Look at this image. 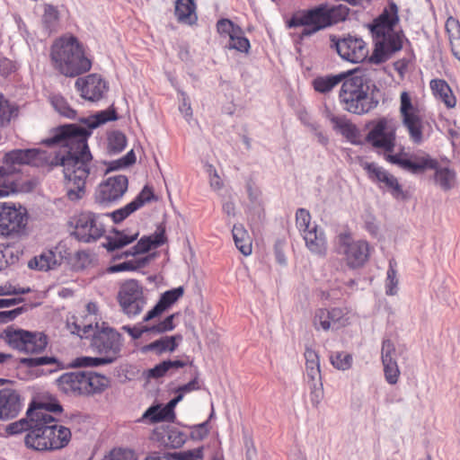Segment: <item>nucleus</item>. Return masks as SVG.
<instances>
[{
	"label": "nucleus",
	"instance_id": "obj_1",
	"mask_svg": "<svg viewBox=\"0 0 460 460\" xmlns=\"http://www.w3.org/2000/svg\"><path fill=\"white\" fill-rule=\"evenodd\" d=\"M88 130L75 124L63 125L52 131L51 137L42 140L46 146H59L66 148L63 155H52L45 150L14 149L4 155V164L15 171L16 165L34 167H63L66 195L70 200L80 199L85 191L86 180L91 173L93 156L90 153L87 138Z\"/></svg>",
	"mask_w": 460,
	"mask_h": 460
},
{
	"label": "nucleus",
	"instance_id": "obj_2",
	"mask_svg": "<svg viewBox=\"0 0 460 460\" xmlns=\"http://www.w3.org/2000/svg\"><path fill=\"white\" fill-rule=\"evenodd\" d=\"M50 60L54 69L66 77L85 74L93 66L84 44L69 33L55 40L50 48Z\"/></svg>",
	"mask_w": 460,
	"mask_h": 460
},
{
	"label": "nucleus",
	"instance_id": "obj_3",
	"mask_svg": "<svg viewBox=\"0 0 460 460\" xmlns=\"http://www.w3.org/2000/svg\"><path fill=\"white\" fill-rule=\"evenodd\" d=\"M349 13V8L344 4L330 6L327 4H321L295 12L287 22V25L288 28L303 27L301 37H309L345 21Z\"/></svg>",
	"mask_w": 460,
	"mask_h": 460
},
{
	"label": "nucleus",
	"instance_id": "obj_4",
	"mask_svg": "<svg viewBox=\"0 0 460 460\" xmlns=\"http://www.w3.org/2000/svg\"><path fill=\"white\" fill-rule=\"evenodd\" d=\"M91 346L101 357H80L75 359V365L80 367H96L111 363L119 355L122 347L121 334L109 327L105 323H96V328L91 334Z\"/></svg>",
	"mask_w": 460,
	"mask_h": 460
},
{
	"label": "nucleus",
	"instance_id": "obj_5",
	"mask_svg": "<svg viewBox=\"0 0 460 460\" xmlns=\"http://www.w3.org/2000/svg\"><path fill=\"white\" fill-rule=\"evenodd\" d=\"M399 21L398 9L395 4H390L371 27L375 40L376 56L389 55L402 48L403 34L394 31V26Z\"/></svg>",
	"mask_w": 460,
	"mask_h": 460
},
{
	"label": "nucleus",
	"instance_id": "obj_6",
	"mask_svg": "<svg viewBox=\"0 0 460 460\" xmlns=\"http://www.w3.org/2000/svg\"><path fill=\"white\" fill-rule=\"evenodd\" d=\"M387 161L411 173H421L426 170H435V182L444 190H451L456 183V172L447 167H439L437 159L425 152L412 154L409 158L405 154L388 155Z\"/></svg>",
	"mask_w": 460,
	"mask_h": 460
},
{
	"label": "nucleus",
	"instance_id": "obj_7",
	"mask_svg": "<svg viewBox=\"0 0 460 460\" xmlns=\"http://www.w3.org/2000/svg\"><path fill=\"white\" fill-rule=\"evenodd\" d=\"M339 100L348 112L362 115L377 106L378 102L369 95V87L363 75L352 73L341 82Z\"/></svg>",
	"mask_w": 460,
	"mask_h": 460
},
{
	"label": "nucleus",
	"instance_id": "obj_8",
	"mask_svg": "<svg viewBox=\"0 0 460 460\" xmlns=\"http://www.w3.org/2000/svg\"><path fill=\"white\" fill-rule=\"evenodd\" d=\"M58 389L69 395L100 394L110 385V380L92 371L66 372L56 380Z\"/></svg>",
	"mask_w": 460,
	"mask_h": 460
},
{
	"label": "nucleus",
	"instance_id": "obj_9",
	"mask_svg": "<svg viewBox=\"0 0 460 460\" xmlns=\"http://www.w3.org/2000/svg\"><path fill=\"white\" fill-rule=\"evenodd\" d=\"M40 408L34 411L32 415L36 420L42 421L46 425L47 433L49 437L51 451L59 450L66 447L71 440V431L68 428L59 425L53 414L61 413L62 406L56 398L40 397Z\"/></svg>",
	"mask_w": 460,
	"mask_h": 460
},
{
	"label": "nucleus",
	"instance_id": "obj_10",
	"mask_svg": "<svg viewBox=\"0 0 460 460\" xmlns=\"http://www.w3.org/2000/svg\"><path fill=\"white\" fill-rule=\"evenodd\" d=\"M367 128V142L374 148L387 154L386 159L388 155H393L391 153L396 144V120L392 117L383 116L369 121Z\"/></svg>",
	"mask_w": 460,
	"mask_h": 460
},
{
	"label": "nucleus",
	"instance_id": "obj_11",
	"mask_svg": "<svg viewBox=\"0 0 460 460\" xmlns=\"http://www.w3.org/2000/svg\"><path fill=\"white\" fill-rule=\"evenodd\" d=\"M399 112L410 140L415 145H420L424 140V125L420 109L418 102H414L411 95L406 91L401 93Z\"/></svg>",
	"mask_w": 460,
	"mask_h": 460
},
{
	"label": "nucleus",
	"instance_id": "obj_12",
	"mask_svg": "<svg viewBox=\"0 0 460 460\" xmlns=\"http://www.w3.org/2000/svg\"><path fill=\"white\" fill-rule=\"evenodd\" d=\"M73 236L83 243H93L106 233L102 217L90 211L81 212L71 220Z\"/></svg>",
	"mask_w": 460,
	"mask_h": 460
},
{
	"label": "nucleus",
	"instance_id": "obj_13",
	"mask_svg": "<svg viewBox=\"0 0 460 460\" xmlns=\"http://www.w3.org/2000/svg\"><path fill=\"white\" fill-rule=\"evenodd\" d=\"M117 299L122 312L129 318L140 314L146 305L144 288L136 279H128L120 285Z\"/></svg>",
	"mask_w": 460,
	"mask_h": 460
},
{
	"label": "nucleus",
	"instance_id": "obj_14",
	"mask_svg": "<svg viewBox=\"0 0 460 460\" xmlns=\"http://www.w3.org/2000/svg\"><path fill=\"white\" fill-rule=\"evenodd\" d=\"M28 223L27 210L13 204L0 202V237L20 235Z\"/></svg>",
	"mask_w": 460,
	"mask_h": 460
},
{
	"label": "nucleus",
	"instance_id": "obj_15",
	"mask_svg": "<svg viewBox=\"0 0 460 460\" xmlns=\"http://www.w3.org/2000/svg\"><path fill=\"white\" fill-rule=\"evenodd\" d=\"M338 239L341 252L344 255L349 268L358 269L367 263L370 257V246L367 241H353L347 233L340 234Z\"/></svg>",
	"mask_w": 460,
	"mask_h": 460
},
{
	"label": "nucleus",
	"instance_id": "obj_16",
	"mask_svg": "<svg viewBox=\"0 0 460 460\" xmlns=\"http://www.w3.org/2000/svg\"><path fill=\"white\" fill-rule=\"evenodd\" d=\"M39 408H40V398L33 400L27 410V416L32 421V428L25 435L24 443L28 448L35 451H51L52 444L48 436L46 425L43 420H36V417L32 415L34 411H38Z\"/></svg>",
	"mask_w": 460,
	"mask_h": 460
},
{
	"label": "nucleus",
	"instance_id": "obj_17",
	"mask_svg": "<svg viewBox=\"0 0 460 460\" xmlns=\"http://www.w3.org/2000/svg\"><path fill=\"white\" fill-rule=\"evenodd\" d=\"M332 47H334L341 58L351 63H360L368 55V49L366 42L357 37L348 36L343 39L332 37Z\"/></svg>",
	"mask_w": 460,
	"mask_h": 460
},
{
	"label": "nucleus",
	"instance_id": "obj_18",
	"mask_svg": "<svg viewBox=\"0 0 460 460\" xmlns=\"http://www.w3.org/2000/svg\"><path fill=\"white\" fill-rule=\"evenodd\" d=\"M99 307L96 303L89 302L85 311L78 313L67 319V328L73 334L81 338H89L93 329L96 328L98 323Z\"/></svg>",
	"mask_w": 460,
	"mask_h": 460
},
{
	"label": "nucleus",
	"instance_id": "obj_19",
	"mask_svg": "<svg viewBox=\"0 0 460 460\" xmlns=\"http://www.w3.org/2000/svg\"><path fill=\"white\" fill-rule=\"evenodd\" d=\"M75 87L83 99L92 102L102 100L109 90L107 81L95 73L78 77L75 82Z\"/></svg>",
	"mask_w": 460,
	"mask_h": 460
},
{
	"label": "nucleus",
	"instance_id": "obj_20",
	"mask_svg": "<svg viewBox=\"0 0 460 460\" xmlns=\"http://www.w3.org/2000/svg\"><path fill=\"white\" fill-rule=\"evenodd\" d=\"M312 323L316 331L328 332L347 326L349 321L341 308H318L314 313Z\"/></svg>",
	"mask_w": 460,
	"mask_h": 460
},
{
	"label": "nucleus",
	"instance_id": "obj_21",
	"mask_svg": "<svg viewBox=\"0 0 460 460\" xmlns=\"http://www.w3.org/2000/svg\"><path fill=\"white\" fill-rule=\"evenodd\" d=\"M305 373L311 389V401L318 404L322 395V382L320 370V358L318 353L312 348L306 347L305 353Z\"/></svg>",
	"mask_w": 460,
	"mask_h": 460
},
{
	"label": "nucleus",
	"instance_id": "obj_22",
	"mask_svg": "<svg viewBox=\"0 0 460 460\" xmlns=\"http://www.w3.org/2000/svg\"><path fill=\"white\" fill-rule=\"evenodd\" d=\"M188 439V433L173 425H160L154 429L150 440L164 448H180Z\"/></svg>",
	"mask_w": 460,
	"mask_h": 460
},
{
	"label": "nucleus",
	"instance_id": "obj_23",
	"mask_svg": "<svg viewBox=\"0 0 460 460\" xmlns=\"http://www.w3.org/2000/svg\"><path fill=\"white\" fill-rule=\"evenodd\" d=\"M217 31L222 38H228L227 49L248 53L251 47L250 41L240 26L229 19H220L217 22Z\"/></svg>",
	"mask_w": 460,
	"mask_h": 460
},
{
	"label": "nucleus",
	"instance_id": "obj_24",
	"mask_svg": "<svg viewBox=\"0 0 460 460\" xmlns=\"http://www.w3.org/2000/svg\"><path fill=\"white\" fill-rule=\"evenodd\" d=\"M128 181L125 175L109 177L101 183L95 193V199L101 204L113 202L125 194L128 190Z\"/></svg>",
	"mask_w": 460,
	"mask_h": 460
},
{
	"label": "nucleus",
	"instance_id": "obj_25",
	"mask_svg": "<svg viewBox=\"0 0 460 460\" xmlns=\"http://www.w3.org/2000/svg\"><path fill=\"white\" fill-rule=\"evenodd\" d=\"M363 168L367 172L368 178L379 184L380 188L387 189L396 199L403 197V191L397 178L383 167L376 163H365Z\"/></svg>",
	"mask_w": 460,
	"mask_h": 460
},
{
	"label": "nucleus",
	"instance_id": "obj_26",
	"mask_svg": "<svg viewBox=\"0 0 460 460\" xmlns=\"http://www.w3.org/2000/svg\"><path fill=\"white\" fill-rule=\"evenodd\" d=\"M381 361L386 383L391 385H396L400 379L401 370L396 361L395 346L389 339L382 342Z\"/></svg>",
	"mask_w": 460,
	"mask_h": 460
},
{
	"label": "nucleus",
	"instance_id": "obj_27",
	"mask_svg": "<svg viewBox=\"0 0 460 460\" xmlns=\"http://www.w3.org/2000/svg\"><path fill=\"white\" fill-rule=\"evenodd\" d=\"M22 408L20 394L12 388L0 390V420H8L18 416Z\"/></svg>",
	"mask_w": 460,
	"mask_h": 460
},
{
	"label": "nucleus",
	"instance_id": "obj_28",
	"mask_svg": "<svg viewBox=\"0 0 460 460\" xmlns=\"http://www.w3.org/2000/svg\"><path fill=\"white\" fill-rule=\"evenodd\" d=\"M184 294L183 287H178L165 291L160 296L157 304L149 310L144 316L143 321L146 323L159 317L163 313L169 309L174 303H176Z\"/></svg>",
	"mask_w": 460,
	"mask_h": 460
},
{
	"label": "nucleus",
	"instance_id": "obj_29",
	"mask_svg": "<svg viewBox=\"0 0 460 460\" xmlns=\"http://www.w3.org/2000/svg\"><path fill=\"white\" fill-rule=\"evenodd\" d=\"M165 230L164 227H158L154 234L143 236L135 246L125 252V256H135L147 252L152 248L161 246L166 242Z\"/></svg>",
	"mask_w": 460,
	"mask_h": 460
},
{
	"label": "nucleus",
	"instance_id": "obj_30",
	"mask_svg": "<svg viewBox=\"0 0 460 460\" xmlns=\"http://www.w3.org/2000/svg\"><path fill=\"white\" fill-rule=\"evenodd\" d=\"M181 340L182 336L181 334L164 336L142 347V352L153 351L158 356L164 353H172L176 350Z\"/></svg>",
	"mask_w": 460,
	"mask_h": 460
},
{
	"label": "nucleus",
	"instance_id": "obj_31",
	"mask_svg": "<svg viewBox=\"0 0 460 460\" xmlns=\"http://www.w3.org/2000/svg\"><path fill=\"white\" fill-rule=\"evenodd\" d=\"M306 248L313 253L324 256L327 252V240L323 229L314 226L313 232H307L303 236Z\"/></svg>",
	"mask_w": 460,
	"mask_h": 460
},
{
	"label": "nucleus",
	"instance_id": "obj_32",
	"mask_svg": "<svg viewBox=\"0 0 460 460\" xmlns=\"http://www.w3.org/2000/svg\"><path fill=\"white\" fill-rule=\"evenodd\" d=\"M0 338L12 349L21 352H25L26 341L31 338V332L13 327H7L0 334Z\"/></svg>",
	"mask_w": 460,
	"mask_h": 460
},
{
	"label": "nucleus",
	"instance_id": "obj_33",
	"mask_svg": "<svg viewBox=\"0 0 460 460\" xmlns=\"http://www.w3.org/2000/svg\"><path fill=\"white\" fill-rule=\"evenodd\" d=\"M432 94L441 101L447 108L452 109L456 105V99L449 84L443 79H432L429 83Z\"/></svg>",
	"mask_w": 460,
	"mask_h": 460
},
{
	"label": "nucleus",
	"instance_id": "obj_34",
	"mask_svg": "<svg viewBox=\"0 0 460 460\" xmlns=\"http://www.w3.org/2000/svg\"><path fill=\"white\" fill-rule=\"evenodd\" d=\"M174 14L180 23L193 25L198 21L194 0H176Z\"/></svg>",
	"mask_w": 460,
	"mask_h": 460
},
{
	"label": "nucleus",
	"instance_id": "obj_35",
	"mask_svg": "<svg viewBox=\"0 0 460 460\" xmlns=\"http://www.w3.org/2000/svg\"><path fill=\"white\" fill-rule=\"evenodd\" d=\"M232 234L236 248L244 256L250 255L252 252V240L243 226L234 225Z\"/></svg>",
	"mask_w": 460,
	"mask_h": 460
},
{
	"label": "nucleus",
	"instance_id": "obj_36",
	"mask_svg": "<svg viewBox=\"0 0 460 460\" xmlns=\"http://www.w3.org/2000/svg\"><path fill=\"white\" fill-rule=\"evenodd\" d=\"M345 78V74L317 76L312 82L315 92L320 93H330L334 87L341 84Z\"/></svg>",
	"mask_w": 460,
	"mask_h": 460
},
{
	"label": "nucleus",
	"instance_id": "obj_37",
	"mask_svg": "<svg viewBox=\"0 0 460 460\" xmlns=\"http://www.w3.org/2000/svg\"><path fill=\"white\" fill-rule=\"evenodd\" d=\"M138 235V231L133 234H127L126 231L116 232L114 235L107 237V242L103 246L108 251L113 252L133 243L137 239Z\"/></svg>",
	"mask_w": 460,
	"mask_h": 460
},
{
	"label": "nucleus",
	"instance_id": "obj_38",
	"mask_svg": "<svg viewBox=\"0 0 460 460\" xmlns=\"http://www.w3.org/2000/svg\"><path fill=\"white\" fill-rule=\"evenodd\" d=\"M138 235V231L133 234H127L126 231L116 232L114 235L107 237V242L103 246L108 251L113 252L133 243L137 239Z\"/></svg>",
	"mask_w": 460,
	"mask_h": 460
},
{
	"label": "nucleus",
	"instance_id": "obj_39",
	"mask_svg": "<svg viewBox=\"0 0 460 460\" xmlns=\"http://www.w3.org/2000/svg\"><path fill=\"white\" fill-rule=\"evenodd\" d=\"M58 263V261L56 253L52 250H47L30 261L29 267L40 270H49L54 268Z\"/></svg>",
	"mask_w": 460,
	"mask_h": 460
},
{
	"label": "nucleus",
	"instance_id": "obj_40",
	"mask_svg": "<svg viewBox=\"0 0 460 460\" xmlns=\"http://www.w3.org/2000/svg\"><path fill=\"white\" fill-rule=\"evenodd\" d=\"M18 184L15 182L13 170L7 166L0 167V197H5L17 191Z\"/></svg>",
	"mask_w": 460,
	"mask_h": 460
},
{
	"label": "nucleus",
	"instance_id": "obj_41",
	"mask_svg": "<svg viewBox=\"0 0 460 460\" xmlns=\"http://www.w3.org/2000/svg\"><path fill=\"white\" fill-rule=\"evenodd\" d=\"M172 420L168 410L159 404L149 407L138 421L154 424L160 421Z\"/></svg>",
	"mask_w": 460,
	"mask_h": 460
},
{
	"label": "nucleus",
	"instance_id": "obj_42",
	"mask_svg": "<svg viewBox=\"0 0 460 460\" xmlns=\"http://www.w3.org/2000/svg\"><path fill=\"white\" fill-rule=\"evenodd\" d=\"M117 119L118 116L115 110L108 109L85 119L84 123L88 126L90 129H93L106 122L114 121Z\"/></svg>",
	"mask_w": 460,
	"mask_h": 460
},
{
	"label": "nucleus",
	"instance_id": "obj_43",
	"mask_svg": "<svg viewBox=\"0 0 460 460\" xmlns=\"http://www.w3.org/2000/svg\"><path fill=\"white\" fill-rule=\"evenodd\" d=\"M41 22L44 28L49 32L57 31L59 23V13L57 7L45 4Z\"/></svg>",
	"mask_w": 460,
	"mask_h": 460
},
{
	"label": "nucleus",
	"instance_id": "obj_44",
	"mask_svg": "<svg viewBox=\"0 0 460 460\" xmlns=\"http://www.w3.org/2000/svg\"><path fill=\"white\" fill-rule=\"evenodd\" d=\"M334 128L339 129L341 133L349 140L353 141L358 136V129L350 121L341 117H332L331 119Z\"/></svg>",
	"mask_w": 460,
	"mask_h": 460
},
{
	"label": "nucleus",
	"instance_id": "obj_45",
	"mask_svg": "<svg viewBox=\"0 0 460 460\" xmlns=\"http://www.w3.org/2000/svg\"><path fill=\"white\" fill-rule=\"evenodd\" d=\"M48 344L47 336L42 332H31V338L26 341L24 353H40L43 351Z\"/></svg>",
	"mask_w": 460,
	"mask_h": 460
},
{
	"label": "nucleus",
	"instance_id": "obj_46",
	"mask_svg": "<svg viewBox=\"0 0 460 460\" xmlns=\"http://www.w3.org/2000/svg\"><path fill=\"white\" fill-rule=\"evenodd\" d=\"M51 104L54 109L62 116L68 119H75L76 111L74 110L66 102V100L61 95H53L50 99Z\"/></svg>",
	"mask_w": 460,
	"mask_h": 460
},
{
	"label": "nucleus",
	"instance_id": "obj_47",
	"mask_svg": "<svg viewBox=\"0 0 460 460\" xmlns=\"http://www.w3.org/2000/svg\"><path fill=\"white\" fill-rule=\"evenodd\" d=\"M395 267L396 262L394 260H390L385 280V293L388 296H394L398 290V279Z\"/></svg>",
	"mask_w": 460,
	"mask_h": 460
},
{
	"label": "nucleus",
	"instance_id": "obj_48",
	"mask_svg": "<svg viewBox=\"0 0 460 460\" xmlns=\"http://www.w3.org/2000/svg\"><path fill=\"white\" fill-rule=\"evenodd\" d=\"M178 314H172L156 324L148 325L149 332L162 334L171 332L175 328L174 318Z\"/></svg>",
	"mask_w": 460,
	"mask_h": 460
},
{
	"label": "nucleus",
	"instance_id": "obj_49",
	"mask_svg": "<svg viewBox=\"0 0 460 460\" xmlns=\"http://www.w3.org/2000/svg\"><path fill=\"white\" fill-rule=\"evenodd\" d=\"M352 356L346 352H336L331 356L332 365L340 370H347L352 365Z\"/></svg>",
	"mask_w": 460,
	"mask_h": 460
},
{
	"label": "nucleus",
	"instance_id": "obj_50",
	"mask_svg": "<svg viewBox=\"0 0 460 460\" xmlns=\"http://www.w3.org/2000/svg\"><path fill=\"white\" fill-rule=\"evenodd\" d=\"M31 428H32V421L26 415V418H23L17 421L10 423L6 428V431H7V433H9L11 435H15V434L22 433V431L29 432L30 429H31Z\"/></svg>",
	"mask_w": 460,
	"mask_h": 460
},
{
	"label": "nucleus",
	"instance_id": "obj_51",
	"mask_svg": "<svg viewBox=\"0 0 460 460\" xmlns=\"http://www.w3.org/2000/svg\"><path fill=\"white\" fill-rule=\"evenodd\" d=\"M186 428L190 429L188 438L190 437L193 440H202L208 435L209 432L208 421L193 426H186Z\"/></svg>",
	"mask_w": 460,
	"mask_h": 460
},
{
	"label": "nucleus",
	"instance_id": "obj_52",
	"mask_svg": "<svg viewBox=\"0 0 460 460\" xmlns=\"http://www.w3.org/2000/svg\"><path fill=\"white\" fill-rule=\"evenodd\" d=\"M103 460H137L136 454L130 449L114 448Z\"/></svg>",
	"mask_w": 460,
	"mask_h": 460
},
{
	"label": "nucleus",
	"instance_id": "obj_53",
	"mask_svg": "<svg viewBox=\"0 0 460 460\" xmlns=\"http://www.w3.org/2000/svg\"><path fill=\"white\" fill-rule=\"evenodd\" d=\"M127 145L126 136L121 132H113L109 137V148L115 152L122 151Z\"/></svg>",
	"mask_w": 460,
	"mask_h": 460
},
{
	"label": "nucleus",
	"instance_id": "obj_54",
	"mask_svg": "<svg viewBox=\"0 0 460 460\" xmlns=\"http://www.w3.org/2000/svg\"><path fill=\"white\" fill-rule=\"evenodd\" d=\"M155 198L153 189L149 186H145L140 193L132 200L135 203L137 209L140 208L145 203L151 201Z\"/></svg>",
	"mask_w": 460,
	"mask_h": 460
},
{
	"label": "nucleus",
	"instance_id": "obj_55",
	"mask_svg": "<svg viewBox=\"0 0 460 460\" xmlns=\"http://www.w3.org/2000/svg\"><path fill=\"white\" fill-rule=\"evenodd\" d=\"M18 260L13 256V252L9 246L3 248L0 245V270L5 269L9 264L14 263Z\"/></svg>",
	"mask_w": 460,
	"mask_h": 460
},
{
	"label": "nucleus",
	"instance_id": "obj_56",
	"mask_svg": "<svg viewBox=\"0 0 460 460\" xmlns=\"http://www.w3.org/2000/svg\"><path fill=\"white\" fill-rule=\"evenodd\" d=\"M136 210L137 209L135 207V203L129 202L125 207L113 211L111 216L115 223H119L123 221L126 217H128Z\"/></svg>",
	"mask_w": 460,
	"mask_h": 460
},
{
	"label": "nucleus",
	"instance_id": "obj_57",
	"mask_svg": "<svg viewBox=\"0 0 460 460\" xmlns=\"http://www.w3.org/2000/svg\"><path fill=\"white\" fill-rule=\"evenodd\" d=\"M312 222L310 212L305 208H298L296 212V226L298 231L305 228Z\"/></svg>",
	"mask_w": 460,
	"mask_h": 460
},
{
	"label": "nucleus",
	"instance_id": "obj_58",
	"mask_svg": "<svg viewBox=\"0 0 460 460\" xmlns=\"http://www.w3.org/2000/svg\"><path fill=\"white\" fill-rule=\"evenodd\" d=\"M143 263L128 261L112 265L109 268L110 272L133 271L139 269Z\"/></svg>",
	"mask_w": 460,
	"mask_h": 460
},
{
	"label": "nucleus",
	"instance_id": "obj_59",
	"mask_svg": "<svg viewBox=\"0 0 460 460\" xmlns=\"http://www.w3.org/2000/svg\"><path fill=\"white\" fill-rule=\"evenodd\" d=\"M30 292V288H22L13 286L10 283H5L0 286V296L11 295H23Z\"/></svg>",
	"mask_w": 460,
	"mask_h": 460
},
{
	"label": "nucleus",
	"instance_id": "obj_60",
	"mask_svg": "<svg viewBox=\"0 0 460 460\" xmlns=\"http://www.w3.org/2000/svg\"><path fill=\"white\" fill-rule=\"evenodd\" d=\"M11 114L12 108L9 102L2 93H0V124H2L4 120L8 121L10 119Z\"/></svg>",
	"mask_w": 460,
	"mask_h": 460
},
{
	"label": "nucleus",
	"instance_id": "obj_61",
	"mask_svg": "<svg viewBox=\"0 0 460 460\" xmlns=\"http://www.w3.org/2000/svg\"><path fill=\"white\" fill-rule=\"evenodd\" d=\"M122 330L128 332L133 340H138L145 332H149L148 325L133 327L129 325H124Z\"/></svg>",
	"mask_w": 460,
	"mask_h": 460
},
{
	"label": "nucleus",
	"instance_id": "obj_62",
	"mask_svg": "<svg viewBox=\"0 0 460 460\" xmlns=\"http://www.w3.org/2000/svg\"><path fill=\"white\" fill-rule=\"evenodd\" d=\"M169 369L166 366L165 361H162L161 363L155 365L153 368L148 370V377L151 378H160L166 376L169 373Z\"/></svg>",
	"mask_w": 460,
	"mask_h": 460
},
{
	"label": "nucleus",
	"instance_id": "obj_63",
	"mask_svg": "<svg viewBox=\"0 0 460 460\" xmlns=\"http://www.w3.org/2000/svg\"><path fill=\"white\" fill-rule=\"evenodd\" d=\"M25 311L24 307H17L10 311L0 312V323H6L10 321L14 320L17 316L22 314Z\"/></svg>",
	"mask_w": 460,
	"mask_h": 460
},
{
	"label": "nucleus",
	"instance_id": "obj_64",
	"mask_svg": "<svg viewBox=\"0 0 460 460\" xmlns=\"http://www.w3.org/2000/svg\"><path fill=\"white\" fill-rule=\"evenodd\" d=\"M199 382L197 378H194L193 380L190 381L188 384H185L176 390V393L182 394V396L186 393H190L195 390H199Z\"/></svg>",
	"mask_w": 460,
	"mask_h": 460
}]
</instances>
